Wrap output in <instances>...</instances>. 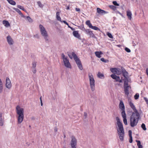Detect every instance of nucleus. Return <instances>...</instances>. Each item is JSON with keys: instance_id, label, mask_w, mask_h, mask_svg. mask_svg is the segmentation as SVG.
<instances>
[{"instance_id": "b1692460", "label": "nucleus", "mask_w": 148, "mask_h": 148, "mask_svg": "<svg viewBox=\"0 0 148 148\" xmlns=\"http://www.w3.org/2000/svg\"><path fill=\"white\" fill-rule=\"evenodd\" d=\"M3 23L6 27H8L10 26V25L8 22L7 21H3Z\"/></svg>"}, {"instance_id": "6e6552de", "label": "nucleus", "mask_w": 148, "mask_h": 148, "mask_svg": "<svg viewBox=\"0 0 148 148\" xmlns=\"http://www.w3.org/2000/svg\"><path fill=\"white\" fill-rule=\"evenodd\" d=\"M110 71L113 73L117 75H120L121 73V69L118 68H111Z\"/></svg>"}, {"instance_id": "39448f33", "label": "nucleus", "mask_w": 148, "mask_h": 148, "mask_svg": "<svg viewBox=\"0 0 148 148\" xmlns=\"http://www.w3.org/2000/svg\"><path fill=\"white\" fill-rule=\"evenodd\" d=\"M61 57L65 66L67 68L71 69V66L67 57H65L63 53L62 54Z\"/></svg>"}, {"instance_id": "5701e85b", "label": "nucleus", "mask_w": 148, "mask_h": 148, "mask_svg": "<svg viewBox=\"0 0 148 148\" xmlns=\"http://www.w3.org/2000/svg\"><path fill=\"white\" fill-rule=\"evenodd\" d=\"M124 80V86H129L128 85V78L126 79L124 78V79H122V81Z\"/></svg>"}, {"instance_id": "3c124183", "label": "nucleus", "mask_w": 148, "mask_h": 148, "mask_svg": "<svg viewBox=\"0 0 148 148\" xmlns=\"http://www.w3.org/2000/svg\"><path fill=\"white\" fill-rule=\"evenodd\" d=\"M68 56L69 57V58L71 59H72L73 58V57L71 54H71H68Z\"/></svg>"}, {"instance_id": "a19ab883", "label": "nucleus", "mask_w": 148, "mask_h": 148, "mask_svg": "<svg viewBox=\"0 0 148 148\" xmlns=\"http://www.w3.org/2000/svg\"><path fill=\"white\" fill-rule=\"evenodd\" d=\"M17 7L18 8L20 9H21V10H22L25 11V9L23 7V6H21L20 5H17Z\"/></svg>"}, {"instance_id": "680f3d73", "label": "nucleus", "mask_w": 148, "mask_h": 148, "mask_svg": "<svg viewBox=\"0 0 148 148\" xmlns=\"http://www.w3.org/2000/svg\"><path fill=\"white\" fill-rule=\"evenodd\" d=\"M54 131L55 132H57L58 130H57V129L56 128H55V129H54Z\"/></svg>"}, {"instance_id": "e2e57ef3", "label": "nucleus", "mask_w": 148, "mask_h": 148, "mask_svg": "<svg viewBox=\"0 0 148 148\" xmlns=\"http://www.w3.org/2000/svg\"><path fill=\"white\" fill-rule=\"evenodd\" d=\"M70 29L72 30H75V29L71 27H70Z\"/></svg>"}, {"instance_id": "4d7b16f0", "label": "nucleus", "mask_w": 148, "mask_h": 148, "mask_svg": "<svg viewBox=\"0 0 148 148\" xmlns=\"http://www.w3.org/2000/svg\"><path fill=\"white\" fill-rule=\"evenodd\" d=\"M101 60L103 62H106V61L105 60V59L103 58H102L101 59Z\"/></svg>"}, {"instance_id": "5fc2aeb1", "label": "nucleus", "mask_w": 148, "mask_h": 148, "mask_svg": "<svg viewBox=\"0 0 148 148\" xmlns=\"http://www.w3.org/2000/svg\"><path fill=\"white\" fill-rule=\"evenodd\" d=\"M84 116H85V118L86 119L87 117V114L86 112H84Z\"/></svg>"}, {"instance_id": "c85d7f7f", "label": "nucleus", "mask_w": 148, "mask_h": 148, "mask_svg": "<svg viewBox=\"0 0 148 148\" xmlns=\"http://www.w3.org/2000/svg\"><path fill=\"white\" fill-rule=\"evenodd\" d=\"M78 27L82 31L85 32L86 31V29L84 28L83 25H81L80 26H78Z\"/></svg>"}, {"instance_id": "6ab92c4d", "label": "nucleus", "mask_w": 148, "mask_h": 148, "mask_svg": "<svg viewBox=\"0 0 148 148\" xmlns=\"http://www.w3.org/2000/svg\"><path fill=\"white\" fill-rule=\"evenodd\" d=\"M4 122V117L2 116V113H0V125L3 126Z\"/></svg>"}, {"instance_id": "a878e982", "label": "nucleus", "mask_w": 148, "mask_h": 148, "mask_svg": "<svg viewBox=\"0 0 148 148\" xmlns=\"http://www.w3.org/2000/svg\"><path fill=\"white\" fill-rule=\"evenodd\" d=\"M60 12H57L56 13V18L58 20L61 21V18L60 16Z\"/></svg>"}, {"instance_id": "0eeeda50", "label": "nucleus", "mask_w": 148, "mask_h": 148, "mask_svg": "<svg viewBox=\"0 0 148 148\" xmlns=\"http://www.w3.org/2000/svg\"><path fill=\"white\" fill-rule=\"evenodd\" d=\"M71 54L77 65L82 64L80 59L74 52H72Z\"/></svg>"}, {"instance_id": "20e7f679", "label": "nucleus", "mask_w": 148, "mask_h": 148, "mask_svg": "<svg viewBox=\"0 0 148 148\" xmlns=\"http://www.w3.org/2000/svg\"><path fill=\"white\" fill-rule=\"evenodd\" d=\"M39 27L42 36L44 37L46 41H48V33L45 27L41 24L39 25Z\"/></svg>"}, {"instance_id": "338daca9", "label": "nucleus", "mask_w": 148, "mask_h": 148, "mask_svg": "<svg viewBox=\"0 0 148 148\" xmlns=\"http://www.w3.org/2000/svg\"><path fill=\"white\" fill-rule=\"evenodd\" d=\"M71 148H77L76 147H71Z\"/></svg>"}, {"instance_id": "c756f323", "label": "nucleus", "mask_w": 148, "mask_h": 148, "mask_svg": "<svg viewBox=\"0 0 148 148\" xmlns=\"http://www.w3.org/2000/svg\"><path fill=\"white\" fill-rule=\"evenodd\" d=\"M136 141L137 143V145L138 147V148H143V146L141 145L140 141L136 140Z\"/></svg>"}, {"instance_id": "6e6d98bb", "label": "nucleus", "mask_w": 148, "mask_h": 148, "mask_svg": "<svg viewBox=\"0 0 148 148\" xmlns=\"http://www.w3.org/2000/svg\"><path fill=\"white\" fill-rule=\"evenodd\" d=\"M116 12H117V13H119V14H120V15L122 17H123V15L121 13H120V12H119V11H117Z\"/></svg>"}, {"instance_id": "a211bd4d", "label": "nucleus", "mask_w": 148, "mask_h": 148, "mask_svg": "<svg viewBox=\"0 0 148 148\" xmlns=\"http://www.w3.org/2000/svg\"><path fill=\"white\" fill-rule=\"evenodd\" d=\"M129 88H131L130 86H124V88L125 94L127 96H128L129 94Z\"/></svg>"}, {"instance_id": "c9c22d12", "label": "nucleus", "mask_w": 148, "mask_h": 148, "mask_svg": "<svg viewBox=\"0 0 148 148\" xmlns=\"http://www.w3.org/2000/svg\"><path fill=\"white\" fill-rule=\"evenodd\" d=\"M139 96V94L138 93H136L134 96V98L135 99H138Z\"/></svg>"}, {"instance_id": "37998d69", "label": "nucleus", "mask_w": 148, "mask_h": 148, "mask_svg": "<svg viewBox=\"0 0 148 148\" xmlns=\"http://www.w3.org/2000/svg\"><path fill=\"white\" fill-rule=\"evenodd\" d=\"M112 3L115 5L118 6L119 5V4L118 3H117V2L116 1H113L112 2Z\"/></svg>"}, {"instance_id": "79ce46f5", "label": "nucleus", "mask_w": 148, "mask_h": 148, "mask_svg": "<svg viewBox=\"0 0 148 148\" xmlns=\"http://www.w3.org/2000/svg\"><path fill=\"white\" fill-rule=\"evenodd\" d=\"M32 68H35L36 66V62H32Z\"/></svg>"}, {"instance_id": "ea45409f", "label": "nucleus", "mask_w": 148, "mask_h": 148, "mask_svg": "<svg viewBox=\"0 0 148 148\" xmlns=\"http://www.w3.org/2000/svg\"><path fill=\"white\" fill-rule=\"evenodd\" d=\"M37 4L40 7V8H42L43 7V5H42L41 2L40 1H38L37 2Z\"/></svg>"}, {"instance_id": "09e8293b", "label": "nucleus", "mask_w": 148, "mask_h": 148, "mask_svg": "<svg viewBox=\"0 0 148 148\" xmlns=\"http://www.w3.org/2000/svg\"><path fill=\"white\" fill-rule=\"evenodd\" d=\"M128 132H129V137H132V132L130 130H129L128 131Z\"/></svg>"}, {"instance_id": "864d4df0", "label": "nucleus", "mask_w": 148, "mask_h": 148, "mask_svg": "<svg viewBox=\"0 0 148 148\" xmlns=\"http://www.w3.org/2000/svg\"><path fill=\"white\" fill-rule=\"evenodd\" d=\"M32 72L34 73H35L36 72V70L35 68H32Z\"/></svg>"}, {"instance_id": "603ef678", "label": "nucleus", "mask_w": 148, "mask_h": 148, "mask_svg": "<svg viewBox=\"0 0 148 148\" xmlns=\"http://www.w3.org/2000/svg\"><path fill=\"white\" fill-rule=\"evenodd\" d=\"M61 22H62V23L63 22L64 24H66V25H68V23L65 21H61Z\"/></svg>"}, {"instance_id": "cd10ccee", "label": "nucleus", "mask_w": 148, "mask_h": 148, "mask_svg": "<svg viewBox=\"0 0 148 148\" xmlns=\"http://www.w3.org/2000/svg\"><path fill=\"white\" fill-rule=\"evenodd\" d=\"M14 9L17 12H18L19 14H20L21 16L22 17H23V16H24L23 15V14H22L21 12V11L18 8H14Z\"/></svg>"}, {"instance_id": "72a5a7b5", "label": "nucleus", "mask_w": 148, "mask_h": 148, "mask_svg": "<svg viewBox=\"0 0 148 148\" xmlns=\"http://www.w3.org/2000/svg\"><path fill=\"white\" fill-rule=\"evenodd\" d=\"M109 7L111 9H112L113 10H116V6H115L114 5H110L109 6Z\"/></svg>"}, {"instance_id": "bf43d9fd", "label": "nucleus", "mask_w": 148, "mask_h": 148, "mask_svg": "<svg viewBox=\"0 0 148 148\" xmlns=\"http://www.w3.org/2000/svg\"><path fill=\"white\" fill-rule=\"evenodd\" d=\"M146 72L147 73V75L148 76V68L146 70Z\"/></svg>"}, {"instance_id": "9d476101", "label": "nucleus", "mask_w": 148, "mask_h": 148, "mask_svg": "<svg viewBox=\"0 0 148 148\" xmlns=\"http://www.w3.org/2000/svg\"><path fill=\"white\" fill-rule=\"evenodd\" d=\"M71 147H76L77 140L75 137L72 136L71 137Z\"/></svg>"}, {"instance_id": "7ed1b4c3", "label": "nucleus", "mask_w": 148, "mask_h": 148, "mask_svg": "<svg viewBox=\"0 0 148 148\" xmlns=\"http://www.w3.org/2000/svg\"><path fill=\"white\" fill-rule=\"evenodd\" d=\"M139 114H132L130 118V123L131 127H134L137 125L139 120Z\"/></svg>"}, {"instance_id": "4c0bfd02", "label": "nucleus", "mask_w": 148, "mask_h": 148, "mask_svg": "<svg viewBox=\"0 0 148 148\" xmlns=\"http://www.w3.org/2000/svg\"><path fill=\"white\" fill-rule=\"evenodd\" d=\"M78 67L79 68V69L80 70H82L83 69V66L82 65V64H80L78 65H77Z\"/></svg>"}, {"instance_id": "f704fd0d", "label": "nucleus", "mask_w": 148, "mask_h": 148, "mask_svg": "<svg viewBox=\"0 0 148 148\" xmlns=\"http://www.w3.org/2000/svg\"><path fill=\"white\" fill-rule=\"evenodd\" d=\"M91 28L92 29H94L95 30H99V29L96 26H92L90 28Z\"/></svg>"}, {"instance_id": "0e129e2a", "label": "nucleus", "mask_w": 148, "mask_h": 148, "mask_svg": "<svg viewBox=\"0 0 148 148\" xmlns=\"http://www.w3.org/2000/svg\"><path fill=\"white\" fill-rule=\"evenodd\" d=\"M66 9L67 10H69V6H68L67 8H66Z\"/></svg>"}, {"instance_id": "473e14b6", "label": "nucleus", "mask_w": 148, "mask_h": 148, "mask_svg": "<svg viewBox=\"0 0 148 148\" xmlns=\"http://www.w3.org/2000/svg\"><path fill=\"white\" fill-rule=\"evenodd\" d=\"M97 76L99 78L102 79V77H104V75L103 74L99 72L97 74Z\"/></svg>"}, {"instance_id": "8fccbe9b", "label": "nucleus", "mask_w": 148, "mask_h": 148, "mask_svg": "<svg viewBox=\"0 0 148 148\" xmlns=\"http://www.w3.org/2000/svg\"><path fill=\"white\" fill-rule=\"evenodd\" d=\"M129 142L130 143H132L133 141L132 137H130Z\"/></svg>"}, {"instance_id": "f8f14e48", "label": "nucleus", "mask_w": 148, "mask_h": 148, "mask_svg": "<svg viewBox=\"0 0 148 148\" xmlns=\"http://www.w3.org/2000/svg\"><path fill=\"white\" fill-rule=\"evenodd\" d=\"M111 77L114 79L116 80V82H119V83L122 82V80L121 79L119 76L116 75L115 74H112L111 75Z\"/></svg>"}, {"instance_id": "9b49d317", "label": "nucleus", "mask_w": 148, "mask_h": 148, "mask_svg": "<svg viewBox=\"0 0 148 148\" xmlns=\"http://www.w3.org/2000/svg\"><path fill=\"white\" fill-rule=\"evenodd\" d=\"M129 103L130 107L134 111V112H133L132 113H134L136 114H139L137 110L136 109V108L134 104L131 101H129Z\"/></svg>"}, {"instance_id": "58836bf2", "label": "nucleus", "mask_w": 148, "mask_h": 148, "mask_svg": "<svg viewBox=\"0 0 148 148\" xmlns=\"http://www.w3.org/2000/svg\"><path fill=\"white\" fill-rule=\"evenodd\" d=\"M110 38H112L113 36L112 35V34L110 33L109 32H107L106 34Z\"/></svg>"}, {"instance_id": "412c9836", "label": "nucleus", "mask_w": 148, "mask_h": 148, "mask_svg": "<svg viewBox=\"0 0 148 148\" xmlns=\"http://www.w3.org/2000/svg\"><path fill=\"white\" fill-rule=\"evenodd\" d=\"M73 35L75 37L78 38L80 39V34L78 33V31H74L73 32Z\"/></svg>"}, {"instance_id": "2eb2a0df", "label": "nucleus", "mask_w": 148, "mask_h": 148, "mask_svg": "<svg viewBox=\"0 0 148 148\" xmlns=\"http://www.w3.org/2000/svg\"><path fill=\"white\" fill-rule=\"evenodd\" d=\"M121 73H122L123 76L124 77V78H127L128 75V73L126 71L124 68L122 67H121Z\"/></svg>"}, {"instance_id": "e433bc0d", "label": "nucleus", "mask_w": 148, "mask_h": 148, "mask_svg": "<svg viewBox=\"0 0 148 148\" xmlns=\"http://www.w3.org/2000/svg\"><path fill=\"white\" fill-rule=\"evenodd\" d=\"M141 127L143 130H146L145 125L144 123L142 124Z\"/></svg>"}, {"instance_id": "13d9d810", "label": "nucleus", "mask_w": 148, "mask_h": 148, "mask_svg": "<svg viewBox=\"0 0 148 148\" xmlns=\"http://www.w3.org/2000/svg\"><path fill=\"white\" fill-rule=\"evenodd\" d=\"M75 10L77 12H79L80 10L79 8H75Z\"/></svg>"}, {"instance_id": "052dcab7", "label": "nucleus", "mask_w": 148, "mask_h": 148, "mask_svg": "<svg viewBox=\"0 0 148 148\" xmlns=\"http://www.w3.org/2000/svg\"><path fill=\"white\" fill-rule=\"evenodd\" d=\"M0 85H3L2 82L1 81V80L0 78Z\"/></svg>"}, {"instance_id": "49530a36", "label": "nucleus", "mask_w": 148, "mask_h": 148, "mask_svg": "<svg viewBox=\"0 0 148 148\" xmlns=\"http://www.w3.org/2000/svg\"><path fill=\"white\" fill-rule=\"evenodd\" d=\"M144 99L146 102L147 104L148 105V99H147V98H146L145 97H144Z\"/></svg>"}, {"instance_id": "de8ad7c7", "label": "nucleus", "mask_w": 148, "mask_h": 148, "mask_svg": "<svg viewBox=\"0 0 148 148\" xmlns=\"http://www.w3.org/2000/svg\"><path fill=\"white\" fill-rule=\"evenodd\" d=\"M3 89V85H0V93L2 91Z\"/></svg>"}, {"instance_id": "774afa93", "label": "nucleus", "mask_w": 148, "mask_h": 148, "mask_svg": "<svg viewBox=\"0 0 148 148\" xmlns=\"http://www.w3.org/2000/svg\"><path fill=\"white\" fill-rule=\"evenodd\" d=\"M67 25L68 26V27H69V28H70V27H70V26L69 25V24H68V25Z\"/></svg>"}, {"instance_id": "4be33fe9", "label": "nucleus", "mask_w": 148, "mask_h": 148, "mask_svg": "<svg viewBox=\"0 0 148 148\" xmlns=\"http://www.w3.org/2000/svg\"><path fill=\"white\" fill-rule=\"evenodd\" d=\"M127 16L128 18L131 20L132 18V13L129 10H127L126 11Z\"/></svg>"}, {"instance_id": "f3484780", "label": "nucleus", "mask_w": 148, "mask_h": 148, "mask_svg": "<svg viewBox=\"0 0 148 148\" xmlns=\"http://www.w3.org/2000/svg\"><path fill=\"white\" fill-rule=\"evenodd\" d=\"M97 11L98 13L101 15L104 14L108 13V12L106 11L103 10H101L99 8H97Z\"/></svg>"}, {"instance_id": "f03ea898", "label": "nucleus", "mask_w": 148, "mask_h": 148, "mask_svg": "<svg viewBox=\"0 0 148 148\" xmlns=\"http://www.w3.org/2000/svg\"><path fill=\"white\" fill-rule=\"evenodd\" d=\"M16 110L17 122L18 124H20L22 122L24 118V109L19 106H17L16 108Z\"/></svg>"}, {"instance_id": "a18cd8bd", "label": "nucleus", "mask_w": 148, "mask_h": 148, "mask_svg": "<svg viewBox=\"0 0 148 148\" xmlns=\"http://www.w3.org/2000/svg\"><path fill=\"white\" fill-rule=\"evenodd\" d=\"M125 50L128 53L130 52L131 51L130 49L127 47L125 48Z\"/></svg>"}, {"instance_id": "69168bd1", "label": "nucleus", "mask_w": 148, "mask_h": 148, "mask_svg": "<svg viewBox=\"0 0 148 148\" xmlns=\"http://www.w3.org/2000/svg\"><path fill=\"white\" fill-rule=\"evenodd\" d=\"M40 103H41V106H42L43 105V103L42 102V101H40Z\"/></svg>"}, {"instance_id": "423d86ee", "label": "nucleus", "mask_w": 148, "mask_h": 148, "mask_svg": "<svg viewBox=\"0 0 148 148\" xmlns=\"http://www.w3.org/2000/svg\"><path fill=\"white\" fill-rule=\"evenodd\" d=\"M88 77L91 89L92 91H94L95 90V80L93 76L92 73H89Z\"/></svg>"}, {"instance_id": "bb28decb", "label": "nucleus", "mask_w": 148, "mask_h": 148, "mask_svg": "<svg viewBox=\"0 0 148 148\" xmlns=\"http://www.w3.org/2000/svg\"><path fill=\"white\" fill-rule=\"evenodd\" d=\"M23 17L25 18V19L26 20H27L29 22L31 23L32 22V20L31 19V18L29 16H24Z\"/></svg>"}, {"instance_id": "2f4dec72", "label": "nucleus", "mask_w": 148, "mask_h": 148, "mask_svg": "<svg viewBox=\"0 0 148 148\" xmlns=\"http://www.w3.org/2000/svg\"><path fill=\"white\" fill-rule=\"evenodd\" d=\"M86 24L87 25L89 28H90L92 25V24L90 23V21L88 20L86 21Z\"/></svg>"}, {"instance_id": "4468645a", "label": "nucleus", "mask_w": 148, "mask_h": 148, "mask_svg": "<svg viewBox=\"0 0 148 148\" xmlns=\"http://www.w3.org/2000/svg\"><path fill=\"white\" fill-rule=\"evenodd\" d=\"M7 40L8 44L10 45H13L14 43V41L11 36L9 35L7 37Z\"/></svg>"}, {"instance_id": "393cba45", "label": "nucleus", "mask_w": 148, "mask_h": 148, "mask_svg": "<svg viewBox=\"0 0 148 148\" xmlns=\"http://www.w3.org/2000/svg\"><path fill=\"white\" fill-rule=\"evenodd\" d=\"M102 54V53L101 51H96L95 52L96 56L98 58H100L101 57V55Z\"/></svg>"}, {"instance_id": "c03bdc74", "label": "nucleus", "mask_w": 148, "mask_h": 148, "mask_svg": "<svg viewBox=\"0 0 148 148\" xmlns=\"http://www.w3.org/2000/svg\"><path fill=\"white\" fill-rule=\"evenodd\" d=\"M34 38L38 39L39 38V36L38 34H36L34 35Z\"/></svg>"}, {"instance_id": "f257e3e1", "label": "nucleus", "mask_w": 148, "mask_h": 148, "mask_svg": "<svg viewBox=\"0 0 148 148\" xmlns=\"http://www.w3.org/2000/svg\"><path fill=\"white\" fill-rule=\"evenodd\" d=\"M116 119L118 127L117 128V133L120 140L121 141H123L124 140L123 137L125 134L123 125L119 117H116Z\"/></svg>"}, {"instance_id": "aec40b11", "label": "nucleus", "mask_w": 148, "mask_h": 148, "mask_svg": "<svg viewBox=\"0 0 148 148\" xmlns=\"http://www.w3.org/2000/svg\"><path fill=\"white\" fill-rule=\"evenodd\" d=\"M121 115L123 118V121L124 124L125 125H127V119H126V115L125 113L121 114Z\"/></svg>"}, {"instance_id": "7c9ffc66", "label": "nucleus", "mask_w": 148, "mask_h": 148, "mask_svg": "<svg viewBox=\"0 0 148 148\" xmlns=\"http://www.w3.org/2000/svg\"><path fill=\"white\" fill-rule=\"evenodd\" d=\"M8 1L9 3L12 5H14L16 4L15 2L13 0H8Z\"/></svg>"}, {"instance_id": "dca6fc26", "label": "nucleus", "mask_w": 148, "mask_h": 148, "mask_svg": "<svg viewBox=\"0 0 148 148\" xmlns=\"http://www.w3.org/2000/svg\"><path fill=\"white\" fill-rule=\"evenodd\" d=\"M5 86L6 88L8 89L10 88L11 87L10 81L8 77H7L6 79Z\"/></svg>"}, {"instance_id": "1a4fd4ad", "label": "nucleus", "mask_w": 148, "mask_h": 148, "mask_svg": "<svg viewBox=\"0 0 148 148\" xmlns=\"http://www.w3.org/2000/svg\"><path fill=\"white\" fill-rule=\"evenodd\" d=\"M119 109L122 111L121 114L125 113V106L123 101L122 100L120 101L119 105Z\"/></svg>"}, {"instance_id": "ddd939ff", "label": "nucleus", "mask_w": 148, "mask_h": 148, "mask_svg": "<svg viewBox=\"0 0 148 148\" xmlns=\"http://www.w3.org/2000/svg\"><path fill=\"white\" fill-rule=\"evenodd\" d=\"M85 33L86 34L89 35L90 37H92L94 38H96V37L94 35L90 29H86Z\"/></svg>"}]
</instances>
